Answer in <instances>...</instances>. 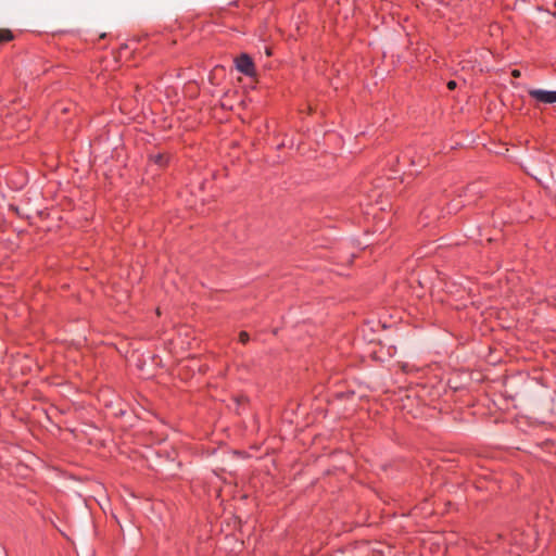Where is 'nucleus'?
I'll use <instances>...</instances> for the list:
<instances>
[{"mask_svg":"<svg viewBox=\"0 0 556 556\" xmlns=\"http://www.w3.org/2000/svg\"><path fill=\"white\" fill-rule=\"evenodd\" d=\"M529 96L533 100L541 102V103H545V104L556 103V91L544 90V89H531V90H529Z\"/></svg>","mask_w":556,"mask_h":556,"instance_id":"1","label":"nucleus"},{"mask_svg":"<svg viewBox=\"0 0 556 556\" xmlns=\"http://www.w3.org/2000/svg\"><path fill=\"white\" fill-rule=\"evenodd\" d=\"M213 70L219 71V70H226L225 65H215Z\"/></svg>","mask_w":556,"mask_h":556,"instance_id":"8","label":"nucleus"},{"mask_svg":"<svg viewBox=\"0 0 556 556\" xmlns=\"http://www.w3.org/2000/svg\"><path fill=\"white\" fill-rule=\"evenodd\" d=\"M232 70H253V61L251 56L247 53H241L240 55L232 59Z\"/></svg>","mask_w":556,"mask_h":556,"instance_id":"2","label":"nucleus"},{"mask_svg":"<svg viewBox=\"0 0 556 556\" xmlns=\"http://www.w3.org/2000/svg\"><path fill=\"white\" fill-rule=\"evenodd\" d=\"M407 367H408V365H404V366H403V369L406 371V370H407Z\"/></svg>","mask_w":556,"mask_h":556,"instance_id":"10","label":"nucleus"},{"mask_svg":"<svg viewBox=\"0 0 556 556\" xmlns=\"http://www.w3.org/2000/svg\"><path fill=\"white\" fill-rule=\"evenodd\" d=\"M447 87H448V89H451V90L455 89V87H456V81H455V80H450V81L447 83Z\"/></svg>","mask_w":556,"mask_h":556,"instance_id":"7","label":"nucleus"},{"mask_svg":"<svg viewBox=\"0 0 556 556\" xmlns=\"http://www.w3.org/2000/svg\"><path fill=\"white\" fill-rule=\"evenodd\" d=\"M13 39V34L9 29H0V42H8Z\"/></svg>","mask_w":556,"mask_h":556,"instance_id":"4","label":"nucleus"},{"mask_svg":"<svg viewBox=\"0 0 556 556\" xmlns=\"http://www.w3.org/2000/svg\"><path fill=\"white\" fill-rule=\"evenodd\" d=\"M250 337L249 333L245 331H241L239 334V340L241 343L245 344L249 341Z\"/></svg>","mask_w":556,"mask_h":556,"instance_id":"5","label":"nucleus"},{"mask_svg":"<svg viewBox=\"0 0 556 556\" xmlns=\"http://www.w3.org/2000/svg\"><path fill=\"white\" fill-rule=\"evenodd\" d=\"M244 74L249 75L250 77L252 78H256L257 77V74L258 72H252V71H249V72H243Z\"/></svg>","mask_w":556,"mask_h":556,"instance_id":"6","label":"nucleus"},{"mask_svg":"<svg viewBox=\"0 0 556 556\" xmlns=\"http://www.w3.org/2000/svg\"><path fill=\"white\" fill-rule=\"evenodd\" d=\"M520 73L521 72H517V71L511 72L513 76L516 78L520 77Z\"/></svg>","mask_w":556,"mask_h":556,"instance_id":"9","label":"nucleus"},{"mask_svg":"<svg viewBox=\"0 0 556 556\" xmlns=\"http://www.w3.org/2000/svg\"><path fill=\"white\" fill-rule=\"evenodd\" d=\"M151 161L159 165V166H165L168 162V157L165 154L157 153L150 156Z\"/></svg>","mask_w":556,"mask_h":556,"instance_id":"3","label":"nucleus"}]
</instances>
